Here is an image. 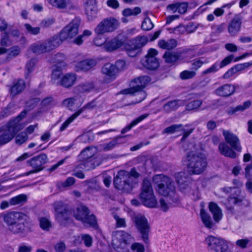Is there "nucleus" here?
<instances>
[{
  "label": "nucleus",
  "mask_w": 252,
  "mask_h": 252,
  "mask_svg": "<svg viewBox=\"0 0 252 252\" xmlns=\"http://www.w3.org/2000/svg\"><path fill=\"white\" fill-rule=\"evenodd\" d=\"M127 37L122 34H119L114 38L105 41V48L108 51H113L124 46L128 55L134 57L140 52V49L148 42L149 38L146 36H138L126 43Z\"/></svg>",
  "instance_id": "f257e3e1"
},
{
  "label": "nucleus",
  "mask_w": 252,
  "mask_h": 252,
  "mask_svg": "<svg viewBox=\"0 0 252 252\" xmlns=\"http://www.w3.org/2000/svg\"><path fill=\"white\" fill-rule=\"evenodd\" d=\"M80 24L78 18L73 19L58 34H55L43 42L46 52L55 49L68 38H72L77 35Z\"/></svg>",
  "instance_id": "f03ea898"
},
{
  "label": "nucleus",
  "mask_w": 252,
  "mask_h": 252,
  "mask_svg": "<svg viewBox=\"0 0 252 252\" xmlns=\"http://www.w3.org/2000/svg\"><path fill=\"white\" fill-rule=\"evenodd\" d=\"M153 182L156 190L160 194L167 197V201L169 204L178 202L174 183L170 178L161 174L156 175L154 176Z\"/></svg>",
  "instance_id": "7ed1b4c3"
},
{
  "label": "nucleus",
  "mask_w": 252,
  "mask_h": 252,
  "mask_svg": "<svg viewBox=\"0 0 252 252\" xmlns=\"http://www.w3.org/2000/svg\"><path fill=\"white\" fill-rule=\"evenodd\" d=\"M7 229L14 234H23L26 230V216L24 213L11 211L1 215Z\"/></svg>",
  "instance_id": "20e7f679"
},
{
  "label": "nucleus",
  "mask_w": 252,
  "mask_h": 252,
  "mask_svg": "<svg viewBox=\"0 0 252 252\" xmlns=\"http://www.w3.org/2000/svg\"><path fill=\"white\" fill-rule=\"evenodd\" d=\"M138 177L139 174L134 168H132L129 172L121 170L114 178V185L117 189L128 193L132 190L134 178Z\"/></svg>",
  "instance_id": "39448f33"
},
{
  "label": "nucleus",
  "mask_w": 252,
  "mask_h": 252,
  "mask_svg": "<svg viewBox=\"0 0 252 252\" xmlns=\"http://www.w3.org/2000/svg\"><path fill=\"white\" fill-rule=\"evenodd\" d=\"M187 169L190 175L200 174L206 168L207 162L201 153L190 152L187 156Z\"/></svg>",
  "instance_id": "423d86ee"
},
{
  "label": "nucleus",
  "mask_w": 252,
  "mask_h": 252,
  "mask_svg": "<svg viewBox=\"0 0 252 252\" xmlns=\"http://www.w3.org/2000/svg\"><path fill=\"white\" fill-rule=\"evenodd\" d=\"M119 25V21L114 18L104 19L97 26V37L95 41V46H100L103 45L106 41V38L103 34L115 31L118 28Z\"/></svg>",
  "instance_id": "0eeeda50"
},
{
  "label": "nucleus",
  "mask_w": 252,
  "mask_h": 252,
  "mask_svg": "<svg viewBox=\"0 0 252 252\" xmlns=\"http://www.w3.org/2000/svg\"><path fill=\"white\" fill-rule=\"evenodd\" d=\"M151 81V78L148 76L145 75L134 78L131 81L130 88L121 91V93L124 94L141 95L139 101L143 100L146 96V94L143 90L148 83Z\"/></svg>",
  "instance_id": "6e6552de"
},
{
  "label": "nucleus",
  "mask_w": 252,
  "mask_h": 252,
  "mask_svg": "<svg viewBox=\"0 0 252 252\" xmlns=\"http://www.w3.org/2000/svg\"><path fill=\"white\" fill-rule=\"evenodd\" d=\"M53 206L55 219L61 226L65 227L72 222V211L66 204L62 201H58Z\"/></svg>",
  "instance_id": "1a4fd4ad"
},
{
  "label": "nucleus",
  "mask_w": 252,
  "mask_h": 252,
  "mask_svg": "<svg viewBox=\"0 0 252 252\" xmlns=\"http://www.w3.org/2000/svg\"><path fill=\"white\" fill-rule=\"evenodd\" d=\"M132 239L130 234L124 231L113 232L112 245L118 252H130L128 248Z\"/></svg>",
  "instance_id": "9d476101"
},
{
  "label": "nucleus",
  "mask_w": 252,
  "mask_h": 252,
  "mask_svg": "<svg viewBox=\"0 0 252 252\" xmlns=\"http://www.w3.org/2000/svg\"><path fill=\"white\" fill-rule=\"evenodd\" d=\"M48 157L45 154H41L37 156H35L27 161V164L31 166L33 170L26 172L22 175H19L17 176L10 177L7 176L6 174L3 175V180L7 181L11 179H15L19 177L22 176H28L31 174L38 172L43 169V165L47 162Z\"/></svg>",
  "instance_id": "9b49d317"
},
{
  "label": "nucleus",
  "mask_w": 252,
  "mask_h": 252,
  "mask_svg": "<svg viewBox=\"0 0 252 252\" xmlns=\"http://www.w3.org/2000/svg\"><path fill=\"white\" fill-rule=\"evenodd\" d=\"M132 220L136 228L140 233L142 240L145 244H148L151 227L147 218L144 215L138 214L133 216Z\"/></svg>",
  "instance_id": "f8f14e48"
},
{
  "label": "nucleus",
  "mask_w": 252,
  "mask_h": 252,
  "mask_svg": "<svg viewBox=\"0 0 252 252\" xmlns=\"http://www.w3.org/2000/svg\"><path fill=\"white\" fill-rule=\"evenodd\" d=\"M22 129L16 121H10L7 125L0 129V146L10 142L16 133Z\"/></svg>",
  "instance_id": "ddd939ff"
},
{
  "label": "nucleus",
  "mask_w": 252,
  "mask_h": 252,
  "mask_svg": "<svg viewBox=\"0 0 252 252\" xmlns=\"http://www.w3.org/2000/svg\"><path fill=\"white\" fill-rule=\"evenodd\" d=\"M139 197L145 206L151 208L156 207L157 201L154 194L151 182L148 180H143L142 189Z\"/></svg>",
  "instance_id": "4468645a"
},
{
  "label": "nucleus",
  "mask_w": 252,
  "mask_h": 252,
  "mask_svg": "<svg viewBox=\"0 0 252 252\" xmlns=\"http://www.w3.org/2000/svg\"><path fill=\"white\" fill-rule=\"evenodd\" d=\"M88 207L83 204H80L73 211L74 218L83 222L87 226H94V216L90 215Z\"/></svg>",
  "instance_id": "2eb2a0df"
},
{
  "label": "nucleus",
  "mask_w": 252,
  "mask_h": 252,
  "mask_svg": "<svg viewBox=\"0 0 252 252\" xmlns=\"http://www.w3.org/2000/svg\"><path fill=\"white\" fill-rule=\"evenodd\" d=\"M205 242L209 249L216 252H226L228 249L227 241L220 237L210 235L205 239Z\"/></svg>",
  "instance_id": "dca6fc26"
},
{
  "label": "nucleus",
  "mask_w": 252,
  "mask_h": 252,
  "mask_svg": "<svg viewBox=\"0 0 252 252\" xmlns=\"http://www.w3.org/2000/svg\"><path fill=\"white\" fill-rule=\"evenodd\" d=\"M158 51L151 48L147 55L141 60L143 66L149 70H155L159 66V62L155 56L158 54Z\"/></svg>",
  "instance_id": "f3484780"
},
{
  "label": "nucleus",
  "mask_w": 252,
  "mask_h": 252,
  "mask_svg": "<svg viewBox=\"0 0 252 252\" xmlns=\"http://www.w3.org/2000/svg\"><path fill=\"white\" fill-rule=\"evenodd\" d=\"M223 136L226 143L230 145L231 148L238 152H241V147L238 137L234 133L228 130H223Z\"/></svg>",
  "instance_id": "a211bd4d"
},
{
  "label": "nucleus",
  "mask_w": 252,
  "mask_h": 252,
  "mask_svg": "<svg viewBox=\"0 0 252 252\" xmlns=\"http://www.w3.org/2000/svg\"><path fill=\"white\" fill-rule=\"evenodd\" d=\"M242 17L236 15L228 23L227 31L230 36H235L240 32L242 24Z\"/></svg>",
  "instance_id": "6ab92c4d"
},
{
  "label": "nucleus",
  "mask_w": 252,
  "mask_h": 252,
  "mask_svg": "<svg viewBox=\"0 0 252 252\" xmlns=\"http://www.w3.org/2000/svg\"><path fill=\"white\" fill-rule=\"evenodd\" d=\"M236 88V86L230 84H226L218 88L215 93L221 97H228L233 94Z\"/></svg>",
  "instance_id": "aec40b11"
},
{
  "label": "nucleus",
  "mask_w": 252,
  "mask_h": 252,
  "mask_svg": "<svg viewBox=\"0 0 252 252\" xmlns=\"http://www.w3.org/2000/svg\"><path fill=\"white\" fill-rule=\"evenodd\" d=\"M188 8L187 2H177L169 4L167 6V10L171 13H174L178 12L179 14H185Z\"/></svg>",
  "instance_id": "412c9836"
},
{
  "label": "nucleus",
  "mask_w": 252,
  "mask_h": 252,
  "mask_svg": "<svg viewBox=\"0 0 252 252\" xmlns=\"http://www.w3.org/2000/svg\"><path fill=\"white\" fill-rule=\"evenodd\" d=\"M77 80V75L74 73H68L63 75L60 79L59 85L65 88L71 87Z\"/></svg>",
  "instance_id": "4be33fe9"
},
{
  "label": "nucleus",
  "mask_w": 252,
  "mask_h": 252,
  "mask_svg": "<svg viewBox=\"0 0 252 252\" xmlns=\"http://www.w3.org/2000/svg\"><path fill=\"white\" fill-rule=\"evenodd\" d=\"M25 88V83L23 80L20 79L14 81L9 90L10 96L13 97L20 94Z\"/></svg>",
  "instance_id": "5701e85b"
},
{
  "label": "nucleus",
  "mask_w": 252,
  "mask_h": 252,
  "mask_svg": "<svg viewBox=\"0 0 252 252\" xmlns=\"http://www.w3.org/2000/svg\"><path fill=\"white\" fill-rule=\"evenodd\" d=\"M93 148V146H88L83 150L79 155L80 158L84 161V163H88L86 165L89 167L91 166V163L93 162V161L90 160L94 155V153L92 151Z\"/></svg>",
  "instance_id": "b1692460"
},
{
  "label": "nucleus",
  "mask_w": 252,
  "mask_h": 252,
  "mask_svg": "<svg viewBox=\"0 0 252 252\" xmlns=\"http://www.w3.org/2000/svg\"><path fill=\"white\" fill-rule=\"evenodd\" d=\"M86 14L90 21L94 20V0H83Z\"/></svg>",
  "instance_id": "393cba45"
},
{
  "label": "nucleus",
  "mask_w": 252,
  "mask_h": 252,
  "mask_svg": "<svg viewBox=\"0 0 252 252\" xmlns=\"http://www.w3.org/2000/svg\"><path fill=\"white\" fill-rule=\"evenodd\" d=\"M181 55V53L167 51L164 54L163 58L166 63L173 64L179 60Z\"/></svg>",
  "instance_id": "a878e982"
},
{
  "label": "nucleus",
  "mask_w": 252,
  "mask_h": 252,
  "mask_svg": "<svg viewBox=\"0 0 252 252\" xmlns=\"http://www.w3.org/2000/svg\"><path fill=\"white\" fill-rule=\"evenodd\" d=\"M219 150L220 153L225 157L232 158H234L236 157L235 152L225 143H220L219 144Z\"/></svg>",
  "instance_id": "bb28decb"
},
{
  "label": "nucleus",
  "mask_w": 252,
  "mask_h": 252,
  "mask_svg": "<svg viewBox=\"0 0 252 252\" xmlns=\"http://www.w3.org/2000/svg\"><path fill=\"white\" fill-rule=\"evenodd\" d=\"M209 209L213 216V219L216 222H219L222 218L221 209L218 205L214 202H210L209 205Z\"/></svg>",
  "instance_id": "cd10ccee"
},
{
  "label": "nucleus",
  "mask_w": 252,
  "mask_h": 252,
  "mask_svg": "<svg viewBox=\"0 0 252 252\" xmlns=\"http://www.w3.org/2000/svg\"><path fill=\"white\" fill-rule=\"evenodd\" d=\"M93 60L86 59L77 63L75 65V69L76 71H86L91 68L93 67Z\"/></svg>",
  "instance_id": "c85d7f7f"
},
{
  "label": "nucleus",
  "mask_w": 252,
  "mask_h": 252,
  "mask_svg": "<svg viewBox=\"0 0 252 252\" xmlns=\"http://www.w3.org/2000/svg\"><path fill=\"white\" fill-rule=\"evenodd\" d=\"M88 163H82L79 164L74 169L72 175L75 176L79 179H84L85 178V175L82 171H79L78 169H86V170H89L90 169H94V162L91 163L90 167L86 165Z\"/></svg>",
  "instance_id": "c756f323"
},
{
  "label": "nucleus",
  "mask_w": 252,
  "mask_h": 252,
  "mask_svg": "<svg viewBox=\"0 0 252 252\" xmlns=\"http://www.w3.org/2000/svg\"><path fill=\"white\" fill-rule=\"evenodd\" d=\"M158 45L161 49L170 50L177 46V42L175 39H170L167 40L161 39L158 41Z\"/></svg>",
  "instance_id": "7c9ffc66"
},
{
  "label": "nucleus",
  "mask_w": 252,
  "mask_h": 252,
  "mask_svg": "<svg viewBox=\"0 0 252 252\" xmlns=\"http://www.w3.org/2000/svg\"><path fill=\"white\" fill-rule=\"evenodd\" d=\"M182 104V101L180 100L170 101L163 105V110L165 113H169L176 110Z\"/></svg>",
  "instance_id": "2f4dec72"
},
{
  "label": "nucleus",
  "mask_w": 252,
  "mask_h": 252,
  "mask_svg": "<svg viewBox=\"0 0 252 252\" xmlns=\"http://www.w3.org/2000/svg\"><path fill=\"white\" fill-rule=\"evenodd\" d=\"M102 72L113 78H115L117 73V69L114 64L110 63H106L102 68Z\"/></svg>",
  "instance_id": "473e14b6"
},
{
  "label": "nucleus",
  "mask_w": 252,
  "mask_h": 252,
  "mask_svg": "<svg viewBox=\"0 0 252 252\" xmlns=\"http://www.w3.org/2000/svg\"><path fill=\"white\" fill-rule=\"evenodd\" d=\"M37 62L36 59L32 58L27 62L25 69V79H27L30 77V74L34 70Z\"/></svg>",
  "instance_id": "72a5a7b5"
},
{
  "label": "nucleus",
  "mask_w": 252,
  "mask_h": 252,
  "mask_svg": "<svg viewBox=\"0 0 252 252\" xmlns=\"http://www.w3.org/2000/svg\"><path fill=\"white\" fill-rule=\"evenodd\" d=\"M175 179L178 184L182 188H185L188 186L189 177L185 172H179L175 174Z\"/></svg>",
  "instance_id": "f704fd0d"
},
{
  "label": "nucleus",
  "mask_w": 252,
  "mask_h": 252,
  "mask_svg": "<svg viewBox=\"0 0 252 252\" xmlns=\"http://www.w3.org/2000/svg\"><path fill=\"white\" fill-rule=\"evenodd\" d=\"M200 216L202 221L205 226L208 228H212L214 225L211 216L207 213L203 209L200 211Z\"/></svg>",
  "instance_id": "c9c22d12"
},
{
  "label": "nucleus",
  "mask_w": 252,
  "mask_h": 252,
  "mask_svg": "<svg viewBox=\"0 0 252 252\" xmlns=\"http://www.w3.org/2000/svg\"><path fill=\"white\" fill-rule=\"evenodd\" d=\"M148 115H149L148 114H144L139 116L136 119L132 121L130 124L122 129L121 133L122 134H124L128 131L130 130L133 126H136L139 123L146 119L148 116Z\"/></svg>",
  "instance_id": "e433bc0d"
},
{
  "label": "nucleus",
  "mask_w": 252,
  "mask_h": 252,
  "mask_svg": "<svg viewBox=\"0 0 252 252\" xmlns=\"http://www.w3.org/2000/svg\"><path fill=\"white\" fill-rule=\"evenodd\" d=\"M251 105V101H246L242 105H239L235 107H230L227 111L229 115H233L238 111H243L245 109L249 108Z\"/></svg>",
  "instance_id": "4c0bfd02"
},
{
  "label": "nucleus",
  "mask_w": 252,
  "mask_h": 252,
  "mask_svg": "<svg viewBox=\"0 0 252 252\" xmlns=\"http://www.w3.org/2000/svg\"><path fill=\"white\" fill-rule=\"evenodd\" d=\"M94 87L93 82H86L79 84L76 87L75 89L76 91L79 93H84L90 92L93 89Z\"/></svg>",
  "instance_id": "58836bf2"
},
{
  "label": "nucleus",
  "mask_w": 252,
  "mask_h": 252,
  "mask_svg": "<svg viewBox=\"0 0 252 252\" xmlns=\"http://www.w3.org/2000/svg\"><path fill=\"white\" fill-rule=\"evenodd\" d=\"M43 42L32 44L30 47V50L36 55L46 53Z\"/></svg>",
  "instance_id": "ea45409f"
},
{
  "label": "nucleus",
  "mask_w": 252,
  "mask_h": 252,
  "mask_svg": "<svg viewBox=\"0 0 252 252\" xmlns=\"http://www.w3.org/2000/svg\"><path fill=\"white\" fill-rule=\"evenodd\" d=\"M27 200V196L25 194H21L14 196L9 199V203L11 206L16 205H22Z\"/></svg>",
  "instance_id": "a19ab883"
},
{
  "label": "nucleus",
  "mask_w": 252,
  "mask_h": 252,
  "mask_svg": "<svg viewBox=\"0 0 252 252\" xmlns=\"http://www.w3.org/2000/svg\"><path fill=\"white\" fill-rule=\"evenodd\" d=\"M94 137L93 131H89L78 136L77 140L82 143H90L94 140Z\"/></svg>",
  "instance_id": "79ce46f5"
},
{
  "label": "nucleus",
  "mask_w": 252,
  "mask_h": 252,
  "mask_svg": "<svg viewBox=\"0 0 252 252\" xmlns=\"http://www.w3.org/2000/svg\"><path fill=\"white\" fill-rule=\"evenodd\" d=\"M62 74V71L61 68L57 67L54 69L52 71L51 75L52 83L56 85H59Z\"/></svg>",
  "instance_id": "37998d69"
},
{
  "label": "nucleus",
  "mask_w": 252,
  "mask_h": 252,
  "mask_svg": "<svg viewBox=\"0 0 252 252\" xmlns=\"http://www.w3.org/2000/svg\"><path fill=\"white\" fill-rule=\"evenodd\" d=\"M49 3L60 9L65 8L69 3V0H47Z\"/></svg>",
  "instance_id": "c03bdc74"
},
{
  "label": "nucleus",
  "mask_w": 252,
  "mask_h": 252,
  "mask_svg": "<svg viewBox=\"0 0 252 252\" xmlns=\"http://www.w3.org/2000/svg\"><path fill=\"white\" fill-rule=\"evenodd\" d=\"M182 124L172 125L166 127L162 131V133L173 134L175 132L180 131L182 129Z\"/></svg>",
  "instance_id": "a18cd8bd"
},
{
  "label": "nucleus",
  "mask_w": 252,
  "mask_h": 252,
  "mask_svg": "<svg viewBox=\"0 0 252 252\" xmlns=\"http://www.w3.org/2000/svg\"><path fill=\"white\" fill-rule=\"evenodd\" d=\"M141 12V10L139 7H135L133 9L129 8L125 9L123 11V15L125 17L130 16H136Z\"/></svg>",
  "instance_id": "49530a36"
},
{
  "label": "nucleus",
  "mask_w": 252,
  "mask_h": 252,
  "mask_svg": "<svg viewBox=\"0 0 252 252\" xmlns=\"http://www.w3.org/2000/svg\"><path fill=\"white\" fill-rule=\"evenodd\" d=\"M226 28L225 23H221L220 25H214L211 27L212 33L215 35H219Z\"/></svg>",
  "instance_id": "de8ad7c7"
},
{
  "label": "nucleus",
  "mask_w": 252,
  "mask_h": 252,
  "mask_svg": "<svg viewBox=\"0 0 252 252\" xmlns=\"http://www.w3.org/2000/svg\"><path fill=\"white\" fill-rule=\"evenodd\" d=\"M0 44L2 47H8L12 44L8 32H4L1 34Z\"/></svg>",
  "instance_id": "09e8293b"
},
{
  "label": "nucleus",
  "mask_w": 252,
  "mask_h": 252,
  "mask_svg": "<svg viewBox=\"0 0 252 252\" xmlns=\"http://www.w3.org/2000/svg\"><path fill=\"white\" fill-rule=\"evenodd\" d=\"M237 196L231 195L229 197L228 201L234 204H238L242 202L244 200V197L243 196H240L239 194L241 193V191L239 189H237L235 191Z\"/></svg>",
  "instance_id": "8fccbe9b"
},
{
  "label": "nucleus",
  "mask_w": 252,
  "mask_h": 252,
  "mask_svg": "<svg viewBox=\"0 0 252 252\" xmlns=\"http://www.w3.org/2000/svg\"><path fill=\"white\" fill-rule=\"evenodd\" d=\"M40 227L44 230L48 231L52 227L51 222L46 218L42 217L39 219Z\"/></svg>",
  "instance_id": "3c124183"
},
{
  "label": "nucleus",
  "mask_w": 252,
  "mask_h": 252,
  "mask_svg": "<svg viewBox=\"0 0 252 252\" xmlns=\"http://www.w3.org/2000/svg\"><path fill=\"white\" fill-rule=\"evenodd\" d=\"M201 100H195L192 101L186 105V109L188 110H193L198 109L202 104Z\"/></svg>",
  "instance_id": "603ef678"
},
{
  "label": "nucleus",
  "mask_w": 252,
  "mask_h": 252,
  "mask_svg": "<svg viewBox=\"0 0 252 252\" xmlns=\"http://www.w3.org/2000/svg\"><path fill=\"white\" fill-rule=\"evenodd\" d=\"M13 104L9 103L7 106L4 107L0 113V119L6 118L12 113V108Z\"/></svg>",
  "instance_id": "864d4df0"
},
{
  "label": "nucleus",
  "mask_w": 252,
  "mask_h": 252,
  "mask_svg": "<svg viewBox=\"0 0 252 252\" xmlns=\"http://www.w3.org/2000/svg\"><path fill=\"white\" fill-rule=\"evenodd\" d=\"M75 183V179L70 177L66 179L64 182H58L57 185L59 187L66 188L73 185Z\"/></svg>",
  "instance_id": "5fc2aeb1"
},
{
  "label": "nucleus",
  "mask_w": 252,
  "mask_h": 252,
  "mask_svg": "<svg viewBox=\"0 0 252 252\" xmlns=\"http://www.w3.org/2000/svg\"><path fill=\"white\" fill-rule=\"evenodd\" d=\"M196 75V72L193 71L184 70L180 73V77L182 80H187L192 78Z\"/></svg>",
  "instance_id": "6e6d98bb"
},
{
  "label": "nucleus",
  "mask_w": 252,
  "mask_h": 252,
  "mask_svg": "<svg viewBox=\"0 0 252 252\" xmlns=\"http://www.w3.org/2000/svg\"><path fill=\"white\" fill-rule=\"evenodd\" d=\"M154 27V24L149 17L146 18L141 25L143 30L148 31L152 30Z\"/></svg>",
  "instance_id": "4d7b16f0"
},
{
  "label": "nucleus",
  "mask_w": 252,
  "mask_h": 252,
  "mask_svg": "<svg viewBox=\"0 0 252 252\" xmlns=\"http://www.w3.org/2000/svg\"><path fill=\"white\" fill-rule=\"evenodd\" d=\"M28 138L27 133L26 132H22L18 134L15 138V142L19 145H21L26 142Z\"/></svg>",
  "instance_id": "13d9d810"
},
{
  "label": "nucleus",
  "mask_w": 252,
  "mask_h": 252,
  "mask_svg": "<svg viewBox=\"0 0 252 252\" xmlns=\"http://www.w3.org/2000/svg\"><path fill=\"white\" fill-rule=\"evenodd\" d=\"M27 32L31 34L37 35L40 32L39 27H32L29 24H25L24 25Z\"/></svg>",
  "instance_id": "bf43d9fd"
},
{
  "label": "nucleus",
  "mask_w": 252,
  "mask_h": 252,
  "mask_svg": "<svg viewBox=\"0 0 252 252\" xmlns=\"http://www.w3.org/2000/svg\"><path fill=\"white\" fill-rule=\"evenodd\" d=\"M78 117L77 114L75 113L70 116L61 126L60 127V131H63L77 117Z\"/></svg>",
  "instance_id": "052dcab7"
},
{
  "label": "nucleus",
  "mask_w": 252,
  "mask_h": 252,
  "mask_svg": "<svg viewBox=\"0 0 252 252\" xmlns=\"http://www.w3.org/2000/svg\"><path fill=\"white\" fill-rule=\"evenodd\" d=\"M94 107V100H92L88 102L85 106H84L81 109L76 111L75 113L77 114L78 116H79L84 110L93 109Z\"/></svg>",
  "instance_id": "680f3d73"
},
{
  "label": "nucleus",
  "mask_w": 252,
  "mask_h": 252,
  "mask_svg": "<svg viewBox=\"0 0 252 252\" xmlns=\"http://www.w3.org/2000/svg\"><path fill=\"white\" fill-rule=\"evenodd\" d=\"M76 99L75 97H70L66 99H65L63 101V105L64 106L67 107L69 109H71L72 107L75 104V102Z\"/></svg>",
  "instance_id": "e2e57ef3"
},
{
  "label": "nucleus",
  "mask_w": 252,
  "mask_h": 252,
  "mask_svg": "<svg viewBox=\"0 0 252 252\" xmlns=\"http://www.w3.org/2000/svg\"><path fill=\"white\" fill-rule=\"evenodd\" d=\"M85 190L89 193H93L94 189V182L93 180L85 181Z\"/></svg>",
  "instance_id": "0e129e2a"
},
{
  "label": "nucleus",
  "mask_w": 252,
  "mask_h": 252,
  "mask_svg": "<svg viewBox=\"0 0 252 252\" xmlns=\"http://www.w3.org/2000/svg\"><path fill=\"white\" fill-rule=\"evenodd\" d=\"M55 22V20L53 18L45 19L41 22L40 26L42 28H49Z\"/></svg>",
  "instance_id": "69168bd1"
},
{
  "label": "nucleus",
  "mask_w": 252,
  "mask_h": 252,
  "mask_svg": "<svg viewBox=\"0 0 252 252\" xmlns=\"http://www.w3.org/2000/svg\"><path fill=\"white\" fill-rule=\"evenodd\" d=\"M54 248L56 252H64L66 248L65 243L62 241L57 243Z\"/></svg>",
  "instance_id": "338daca9"
},
{
  "label": "nucleus",
  "mask_w": 252,
  "mask_h": 252,
  "mask_svg": "<svg viewBox=\"0 0 252 252\" xmlns=\"http://www.w3.org/2000/svg\"><path fill=\"white\" fill-rule=\"evenodd\" d=\"M250 242V240L247 238L239 239L236 241V245L242 249H245L247 247V245Z\"/></svg>",
  "instance_id": "774afa93"
}]
</instances>
